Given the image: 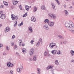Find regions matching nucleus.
Segmentation results:
<instances>
[{"label":"nucleus","instance_id":"6ab92c4d","mask_svg":"<svg viewBox=\"0 0 74 74\" xmlns=\"http://www.w3.org/2000/svg\"><path fill=\"white\" fill-rule=\"evenodd\" d=\"M28 30L30 32H33V29H32V27H29L28 28Z\"/></svg>","mask_w":74,"mask_h":74},{"label":"nucleus","instance_id":"1a4fd4ad","mask_svg":"<svg viewBox=\"0 0 74 74\" xmlns=\"http://www.w3.org/2000/svg\"><path fill=\"white\" fill-rule=\"evenodd\" d=\"M10 29L9 27H7L5 28V33H7V32H9L10 30Z\"/></svg>","mask_w":74,"mask_h":74},{"label":"nucleus","instance_id":"7c9ffc66","mask_svg":"<svg viewBox=\"0 0 74 74\" xmlns=\"http://www.w3.org/2000/svg\"><path fill=\"white\" fill-rule=\"evenodd\" d=\"M27 13H26L25 14H24L23 15V18H24V17H25L26 16H27Z\"/></svg>","mask_w":74,"mask_h":74},{"label":"nucleus","instance_id":"9d476101","mask_svg":"<svg viewBox=\"0 0 74 74\" xmlns=\"http://www.w3.org/2000/svg\"><path fill=\"white\" fill-rule=\"evenodd\" d=\"M51 52L53 55H56V52H57V50H54L51 51Z\"/></svg>","mask_w":74,"mask_h":74},{"label":"nucleus","instance_id":"774afa93","mask_svg":"<svg viewBox=\"0 0 74 74\" xmlns=\"http://www.w3.org/2000/svg\"><path fill=\"white\" fill-rule=\"evenodd\" d=\"M66 0V1H68V0Z\"/></svg>","mask_w":74,"mask_h":74},{"label":"nucleus","instance_id":"bb28decb","mask_svg":"<svg viewBox=\"0 0 74 74\" xmlns=\"http://www.w3.org/2000/svg\"><path fill=\"white\" fill-rule=\"evenodd\" d=\"M23 25V22L22 21L21 23L19 24H18V26H22Z\"/></svg>","mask_w":74,"mask_h":74},{"label":"nucleus","instance_id":"bf43d9fd","mask_svg":"<svg viewBox=\"0 0 74 74\" xmlns=\"http://www.w3.org/2000/svg\"><path fill=\"white\" fill-rule=\"evenodd\" d=\"M5 54H6V53H3V55H5Z\"/></svg>","mask_w":74,"mask_h":74},{"label":"nucleus","instance_id":"39448f33","mask_svg":"<svg viewBox=\"0 0 74 74\" xmlns=\"http://www.w3.org/2000/svg\"><path fill=\"white\" fill-rule=\"evenodd\" d=\"M44 55L46 56H50V54H49V52L47 51H46L44 52Z\"/></svg>","mask_w":74,"mask_h":74},{"label":"nucleus","instance_id":"a19ab883","mask_svg":"<svg viewBox=\"0 0 74 74\" xmlns=\"http://www.w3.org/2000/svg\"><path fill=\"white\" fill-rule=\"evenodd\" d=\"M15 38V35H13L12 36V40H13V39H14V38Z\"/></svg>","mask_w":74,"mask_h":74},{"label":"nucleus","instance_id":"680f3d73","mask_svg":"<svg viewBox=\"0 0 74 74\" xmlns=\"http://www.w3.org/2000/svg\"><path fill=\"white\" fill-rule=\"evenodd\" d=\"M2 26V25L0 24V27Z\"/></svg>","mask_w":74,"mask_h":74},{"label":"nucleus","instance_id":"ea45409f","mask_svg":"<svg viewBox=\"0 0 74 74\" xmlns=\"http://www.w3.org/2000/svg\"><path fill=\"white\" fill-rule=\"evenodd\" d=\"M58 37H59L60 38H63V37H62V36L60 35L58 36Z\"/></svg>","mask_w":74,"mask_h":74},{"label":"nucleus","instance_id":"3c124183","mask_svg":"<svg viewBox=\"0 0 74 74\" xmlns=\"http://www.w3.org/2000/svg\"><path fill=\"white\" fill-rule=\"evenodd\" d=\"M1 47H3V44H0V48Z\"/></svg>","mask_w":74,"mask_h":74},{"label":"nucleus","instance_id":"e433bc0d","mask_svg":"<svg viewBox=\"0 0 74 74\" xmlns=\"http://www.w3.org/2000/svg\"><path fill=\"white\" fill-rule=\"evenodd\" d=\"M57 54H58V55H60V51L59 50L58 51Z\"/></svg>","mask_w":74,"mask_h":74},{"label":"nucleus","instance_id":"f3484780","mask_svg":"<svg viewBox=\"0 0 74 74\" xmlns=\"http://www.w3.org/2000/svg\"><path fill=\"white\" fill-rule=\"evenodd\" d=\"M72 56H74V51L73 50H71L70 52Z\"/></svg>","mask_w":74,"mask_h":74},{"label":"nucleus","instance_id":"7ed1b4c3","mask_svg":"<svg viewBox=\"0 0 74 74\" xmlns=\"http://www.w3.org/2000/svg\"><path fill=\"white\" fill-rule=\"evenodd\" d=\"M11 17L13 21H14L15 19L16 20H17L18 19V16H15L14 14H12L11 15Z\"/></svg>","mask_w":74,"mask_h":74},{"label":"nucleus","instance_id":"0eeeda50","mask_svg":"<svg viewBox=\"0 0 74 74\" xmlns=\"http://www.w3.org/2000/svg\"><path fill=\"white\" fill-rule=\"evenodd\" d=\"M7 65L9 67H12L14 66V64L11 63V62L8 63Z\"/></svg>","mask_w":74,"mask_h":74},{"label":"nucleus","instance_id":"864d4df0","mask_svg":"<svg viewBox=\"0 0 74 74\" xmlns=\"http://www.w3.org/2000/svg\"><path fill=\"white\" fill-rule=\"evenodd\" d=\"M71 33H73V34H74V30H72L71 31Z\"/></svg>","mask_w":74,"mask_h":74},{"label":"nucleus","instance_id":"72a5a7b5","mask_svg":"<svg viewBox=\"0 0 74 74\" xmlns=\"http://www.w3.org/2000/svg\"><path fill=\"white\" fill-rule=\"evenodd\" d=\"M17 71L18 72H19V71H21V69H20V68H18L17 69Z\"/></svg>","mask_w":74,"mask_h":74},{"label":"nucleus","instance_id":"2eb2a0df","mask_svg":"<svg viewBox=\"0 0 74 74\" xmlns=\"http://www.w3.org/2000/svg\"><path fill=\"white\" fill-rule=\"evenodd\" d=\"M22 53H23V54H25V53H26V50L25 48H23L22 49Z\"/></svg>","mask_w":74,"mask_h":74},{"label":"nucleus","instance_id":"423d86ee","mask_svg":"<svg viewBox=\"0 0 74 74\" xmlns=\"http://www.w3.org/2000/svg\"><path fill=\"white\" fill-rule=\"evenodd\" d=\"M48 25L49 26L52 27V26H53L54 25V23L53 22H49L48 23Z\"/></svg>","mask_w":74,"mask_h":74},{"label":"nucleus","instance_id":"a878e982","mask_svg":"<svg viewBox=\"0 0 74 74\" xmlns=\"http://www.w3.org/2000/svg\"><path fill=\"white\" fill-rule=\"evenodd\" d=\"M55 63L57 65L59 64V62H58V61L57 60H55Z\"/></svg>","mask_w":74,"mask_h":74},{"label":"nucleus","instance_id":"09e8293b","mask_svg":"<svg viewBox=\"0 0 74 74\" xmlns=\"http://www.w3.org/2000/svg\"><path fill=\"white\" fill-rule=\"evenodd\" d=\"M67 43V41H64V42H63V44H66Z\"/></svg>","mask_w":74,"mask_h":74},{"label":"nucleus","instance_id":"8fccbe9b","mask_svg":"<svg viewBox=\"0 0 74 74\" xmlns=\"http://www.w3.org/2000/svg\"><path fill=\"white\" fill-rule=\"evenodd\" d=\"M16 55H17V56H19V53H18V52H16Z\"/></svg>","mask_w":74,"mask_h":74},{"label":"nucleus","instance_id":"aec40b11","mask_svg":"<svg viewBox=\"0 0 74 74\" xmlns=\"http://www.w3.org/2000/svg\"><path fill=\"white\" fill-rule=\"evenodd\" d=\"M51 4L52 6L53 9H55V5H54V3H51Z\"/></svg>","mask_w":74,"mask_h":74},{"label":"nucleus","instance_id":"393cba45","mask_svg":"<svg viewBox=\"0 0 74 74\" xmlns=\"http://www.w3.org/2000/svg\"><path fill=\"white\" fill-rule=\"evenodd\" d=\"M44 22L46 23H48L49 22V20H48V19H45Z\"/></svg>","mask_w":74,"mask_h":74},{"label":"nucleus","instance_id":"69168bd1","mask_svg":"<svg viewBox=\"0 0 74 74\" xmlns=\"http://www.w3.org/2000/svg\"><path fill=\"white\" fill-rule=\"evenodd\" d=\"M52 74H55L53 72H52Z\"/></svg>","mask_w":74,"mask_h":74},{"label":"nucleus","instance_id":"c85d7f7f","mask_svg":"<svg viewBox=\"0 0 74 74\" xmlns=\"http://www.w3.org/2000/svg\"><path fill=\"white\" fill-rule=\"evenodd\" d=\"M14 23H15V24L14 25V26H16L17 25V21H14Z\"/></svg>","mask_w":74,"mask_h":74},{"label":"nucleus","instance_id":"473e14b6","mask_svg":"<svg viewBox=\"0 0 74 74\" xmlns=\"http://www.w3.org/2000/svg\"><path fill=\"white\" fill-rule=\"evenodd\" d=\"M3 3L4 5H8V3H7V2L6 1H4Z\"/></svg>","mask_w":74,"mask_h":74},{"label":"nucleus","instance_id":"338daca9","mask_svg":"<svg viewBox=\"0 0 74 74\" xmlns=\"http://www.w3.org/2000/svg\"><path fill=\"white\" fill-rule=\"evenodd\" d=\"M12 0L13 1H14V0Z\"/></svg>","mask_w":74,"mask_h":74},{"label":"nucleus","instance_id":"ddd939ff","mask_svg":"<svg viewBox=\"0 0 74 74\" xmlns=\"http://www.w3.org/2000/svg\"><path fill=\"white\" fill-rule=\"evenodd\" d=\"M43 28L46 30H48V26L47 25H44Z\"/></svg>","mask_w":74,"mask_h":74},{"label":"nucleus","instance_id":"79ce46f5","mask_svg":"<svg viewBox=\"0 0 74 74\" xmlns=\"http://www.w3.org/2000/svg\"><path fill=\"white\" fill-rule=\"evenodd\" d=\"M6 49L8 51H9L10 49V48L9 47L7 46L6 47Z\"/></svg>","mask_w":74,"mask_h":74},{"label":"nucleus","instance_id":"e2e57ef3","mask_svg":"<svg viewBox=\"0 0 74 74\" xmlns=\"http://www.w3.org/2000/svg\"><path fill=\"white\" fill-rule=\"evenodd\" d=\"M1 12H1V11L0 12V15H1Z\"/></svg>","mask_w":74,"mask_h":74},{"label":"nucleus","instance_id":"c03bdc74","mask_svg":"<svg viewBox=\"0 0 74 74\" xmlns=\"http://www.w3.org/2000/svg\"><path fill=\"white\" fill-rule=\"evenodd\" d=\"M14 42H12L11 43V46H14Z\"/></svg>","mask_w":74,"mask_h":74},{"label":"nucleus","instance_id":"4be33fe9","mask_svg":"<svg viewBox=\"0 0 74 74\" xmlns=\"http://www.w3.org/2000/svg\"><path fill=\"white\" fill-rule=\"evenodd\" d=\"M64 12L65 14V15L67 16L68 15H69V12H68L66 10H65L64 11Z\"/></svg>","mask_w":74,"mask_h":74},{"label":"nucleus","instance_id":"4468645a","mask_svg":"<svg viewBox=\"0 0 74 74\" xmlns=\"http://www.w3.org/2000/svg\"><path fill=\"white\" fill-rule=\"evenodd\" d=\"M25 9L27 11H29V10L30 9V7L28 5H25Z\"/></svg>","mask_w":74,"mask_h":74},{"label":"nucleus","instance_id":"4d7b16f0","mask_svg":"<svg viewBox=\"0 0 74 74\" xmlns=\"http://www.w3.org/2000/svg\"><path fill=\"white\" fill-rule=\"evenodd\" d=\"M64 8H66V5H64Z\"/></svg>","mask_w":74,"mask_h":74},{"label":"nucleus","instance_id":"a18cd8bd","mask_svg":"<svg viewBox=\"0 0 74 74\" xmlns=\"http://www.w3.org/2000/svg\"><path fill=\"white\" fill-rule=\"evenodd\" d=\"M10 74H13V71H10Z\"/></svg>","mask_w":74,"mask_h":74},{"label":"nucleus","instance_id":"49530a36","mask_svg":"<svg viewBox=\"0 0 74 74\" xmlns=\"http://www.w3.org/2000/svg\"><path fill=\"white\" fill-rule=\"evenodd\" d=\"M71 62L72 63H74V60H72L71 61Z\"/></svg>","mask_w":74,"mask_h":74},{"label":"nucleus","instance_id":"c9c22d12","mask_svg":"<svg viewBox=\"0 0 74 74\" xmlns=\"http://www.w3.org/2000/svg\"><path fill=\"white\" fill-rule=\"evenodd\" d=\"M39 41L40 42H41V44H42V43H43V42L42 41V39L40 38L39 39Z\"/></svg>","mask_w":74,"mask_h":74},{"label":"nucleus","instance_id":"a211bd4d","mask_svg":"<svg viewBox=\"0 0 74 74\" xmlns=\"http://www.w3.org/2000/svg\"><path fill=\"white\" fill-rule=\"evenodd\" d=\"M12 2L13 5H16V4H17L18 3V2L16 1H13Z\"/></svg>","mask_w":74,"mask_h":74},{"label":"nucleus","instance_id":"13d9d810","mask_svg":"<svg viewBox=\"0 0 74 74\" xmlns=\"http://www.w3.org/2000/svg\"><path fill=\"white\" fill-rule=\"evenodd\" d=\"M25 44H23L22 45L23 47H24V46H25Z\"/></svg>","mask_w":74,"mask_h":74},{"label":"nucleus","instance_id":"c756f323","mask_svg":"<svg viewBox=\"0 0 74 74\" xmlns=\"http://www.w3.org/2000/svg\"><path fill=\"white\" fill-rule=\"evenodd\" d=\"M20 69L21 70H22L23 69V66H20Z\"/></svg>","mask_w":74,"mask_h":74},{"label":"nucleus","instance_id":"b1692460","mask_svg":"<svg viewBox=\"0 0 74 74\" xmlns=\"http://www.w3.org/2000/svg\"><path fill=\"white\" fill-rule=\"evenodd\" d=\"M46 9V8H45V5H43L41 6L42 10H45Z\"/></svg>","mask_w":74,"mask_h":74},{"label":"nucleus","instance_id":"6e6552de","mask_svg":"<svg viewBox=\"0 0 74 74\" xmlns=\"http://www.w3.org/2000/svg\"><path fill=\"white\" fill-rule=\"evenodd\" d=\"M34 53V50L33 49H31L30 51H29V53L30 54V55L31 56L32 55H33V53Z\"/></svg>","mask_w":74,"mask_h":74},{"label":"nucleus","instance_id":"4c0bfd02","mask_svg":"<svg viewBox=\"0 0 74 74\" xmlns=\"http://www.w3.org/2000/svg\"><path fill=\"white\" fill-rule=\"evenodd\" d=\"M33 42H34V40H32L30 42V43L32 45L33 44Z\"/></svg>","mask_w":74,"mask_h":74},{"label":"nucleus","instance_id":"cd10ccee","mask_svg":"<svg viewBox=\"0 0 74 74\" xmlns=\"http://www.w3.org/2000/svg\"><path fill=\"white\" fill-rule=\"evenodd\" d=\"M18 42L19 43V46H21V44L22 43V40H19Z\"/></svg>","mask_w":74,"mask_h":74},{"label":"nucleus","instance_id":"f8f14e48","mask_svg":"<svg viewBox=\"0 0 74 74\" xmlns=\"http://www.w3.org/2000/svg\"><path fill=\"white\" fill-rule=\"evenodd\" d=\"M31 21H33V22H35L36 21V19L34 17L32 16V17L31 18Z\"/></svg>","mask_w":74,"mask_h":74},{"label":"nucleus","instance_id":"f704fd0d","mask_svg":"<svg viewBox=\"0 0 74 74\" xmlns=\"http://www.w3.org/2000/svg\"><path fill=\"white\" fill-rule=\"evenodd\" d=\"M56 2L58 4V5H60V3H59V1H58V0H55Z\"/></svg>","mask_w":74,"mask_h":74},{"label":"nucleus","instance_id":"2f4dec72","mask_svg":"<svg viewBox=\"0 0 74 74\" xmlns=\"http://www.w3.org/2000/svg\"><path fill=\"white\" fill-rule=\"evenodd\" d=\"M40 42H38L36 44V46L37 47H39V46L40 45Z\"/></svg>","mask_w":74,"mask_h":74},{"label":"nucleus","instance_id":"de8ad7c7","mask_svg":"<svg viewBox=\"0 0 74 74\" xmlns=\"http://www.w3.org/2000/svg\"><path fill=\"white\" fill-rule=\"evenodd\" d=\"M16 48H17V46L16 45H15L14 46V48L15 49H16Z\"/></svg>","mask_w":74,"mask_h":74},{"label":"nucleus","instance_id":"58836bf2","mask_svg":"<svg viewBox=\"0 0 74 74\" xmlns=\"http://www.w3.org/2000/svg\"><path fill=\"white\" fill-rule=\"evenodd\" d=\"M4 5H1L0 6V8L1 9V8H4Z\"/></svg>","mask_w":74,"mask_h":74},{"label":"nucleus","instance_id":"5fc2aeb1","mask_svg":"<svg viewBox=\"0 0 74 74\" xmlns=\"http://www.w3.org/2000/svg\"><path fill=\"white\" fill-rule=\"evenodd\" d=\"M29 60L31 61H32V60H33V59L32 58H29Z\"/></svg>","mask_w":74,"mask_h":74},{"label":"nucleus","instance_id":"412c9836","mask_svg":"<svg viewBox=\"0 0 74 74\" xmlns=\"http://www.w3.org/2000/svg\"><path fill=\"white\" fill-rule=\"evenodd\" d=\"M33 60L34 61L36 62L37 60V57L35 56L33 57Z\"/></svg>","mask_w":74,"mask_h":74},{"label":"nucleus","instance_id":"f257e3e1","mask_svg":"<svg viewBox=\"0 0 74 74\" xmlns=\"http://www.w3.org/2000/svg\"><path fill=\"white\" fill-rule=\"evenodd\" d=\"M65 25L66 28H70L71 27H74V24L72 21H70V24L68 23H66L65 24Z\"/></svg>","mask_w":74,"mask_h":74},{"label":"nucleus","instance_id":"6e6d98bb","mask_svg":"<svg viewBox=\"0 0 74 74\" xmlns=\"http://www.w3.org/2000/svg\"><path fill=\"white\" fill-rule=\"evenodd\" d=\"M40 71H39L38 72V74H40V73H41V72H40Z\"/></svg>","mask_w":74,"mask_h":74},{"label":"nucleus","instance_id":"20e7f679","mask_svg":"<svg viewBox=\"0 0 74 74\" xmlns=\"http://www.w3.org/2000/svg\"><path fill=\"white\" fill-rule=\"evenodd\" d=\"M49 15L50 17L53 19H56V16L54 14H49Z\"/></svg>","mask_w":74,"mask_h":74},{"label":"nucleus","instance_id":"37998d69","mask_svg":"<svg viewBox=\"0 0 74 74\" xmlns=\"http://www.w3.org/2000/svg\"><path fill=\"white\" fill-rule=\"evenodd\" d=\"M38 71H41V69L40 68H38L37 69Z\"/></svg>","mask_w":74,"mask_h":74},{"label":"nucleus","instance_id":"f03ea898","mask_svg":"<svg viewBox=\"0 0 74 74\" xmlns=\"http://www.w3.org/2000/svg\"><path fill=\"white\" fill-rule=\"evenodd\" d=\"M49 47L52 49V48H57V46L56 43L52 42L50 44Z\"/></svg>","mask_w":74,"mask_h":74},{"label":"nucleus","instance_id":"603ef678","mask_svg":"<svg viewBox=\"0 0 74 74\" xmlns=\"http://www.w3.org/2000/svg\"><path fill=\"white\" fill-rule=\"evenodd\" d=\"M19 8H20V9L21 10H22V7H21V5H20L19 6Z\"/></svg>","mask_w":74,"mask_h":74},{"label":"nucleus","instance_id":"9b49d317","mask_svg":"<svg viewBox=\"0 0 74 74\" xmlns=\"http://www.w3.org/2000/svg\"><path fill=\"white\" fill-rule=\"evenodd\" d=\"M0 18L2 19H4L5 18V15L3 14H1V15L0 17Z\"/></svg>","mask_w":74,"mask_h":74},{"label":"nucleus","instance_id":"0e129e2a","mask_svg":"<svg viewBox=\"0 0 74 74\" xmlns=\"http://www.w3.org/2000/svg\"><path fill=\"white\" fill-rule=\"evenodd\" d=\"M60 44H62V42H60Z\"/></svg>","mask_w":74,"mask_h":74},{"label":"nucleus","instance_id":"5701e85b","mask_svg":"<svg viewBox=\"0 0 74 74\" xmlns=\"http://www.w3.org/2000/svg\"><path fill=\"white\" fill-rule=\"evenodd\" d=\"M34 12H35L36 11H37V8H36V7L34 6Z\"/></svg>","mask_w":74,"mask_h":74},{"label":"nucleus","instance_id":"052dcab7","mask_svg":"<svg viewBox=\"0 0 74 74\" xmlns=\"http://www.w3.org/2000/svg\"><path fill=\"white\" fill-rule=\"evenodd\" d=\"M73 8V7L72 6H71L69 7V8Z\"/></svg>","mask_w":74,"mask_h":74},{"label":"nucleus","instance_id":"dca6fc26","mask_svg":"<svg viewBox=\"0 0 74 74\" xmlns=\"http://www.w3.org/2000/svg\"><path fill=\"white\" fill-rule=\"evenodd\" d=\"M52 68H53V66L50 65L48 66L47 67V70H49Z\"/></svg>","mask_w":74,"mask_h":74}]
</instances>
